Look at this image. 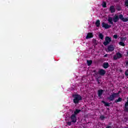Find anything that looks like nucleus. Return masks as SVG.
<instances>
[{"instance_id":"obj_11","label":"nucleus","mask_w":128,"mask_h":128,"mask_svg":"<svg viewBox=\"0 0 128 128\" xmlns=\"http://www.w3.org/2000/svg\"><path fill=\"white\" fill-rule=\"evenodd\" d=\"M102 67L104 68H110V64L108 62H105L103 64Z\"/></svg>"},{"instance_id":"obj_28","label":"nucleus","mask_w":128,"mask_h":128,"mask_svg":"<svg viewBox=\"0 0 128 128\" xmlns=\"http://www.w3.org/2000/svg\"><path fill=\"white\" fill-rule=\"evenodd\" d=\"M128 106V101L127 100V102L124 104V108H126Z\"/></svg>"},{"instance_id":"obj_25","label":"nucleus","mask_w":128,"mask_h":128,"mask_svg":"<svg viewBox=\"0 0 128 128\" xmlns=\"http://www.w3.org/2000/svg\"><path fill=\"white\" fill-rule=\"evenodd\" d=\"M124 112H128V107H124Z\"/></svg>"},{"instance_id":"obj_5","label":"nucleus","mask_w":128,"mask_h":128,"mask_svg":"<svg viewBox=\"0 0 128 128\" xmlns=\"http://www.w3.org/2000/svg\"><path fill=\"white\" fill-rule=\"evenodd\" d=\"M106 72L104 70L100 69L98 72H96L95 74H96V76L98 74H100V76H104V74H106Z\"/></svg>"},{"instance_id":"obj_35","label":"nucleus","mask_w":128,"mask_h":128,"mask_svg":"<svg viewBox=\"0 0 128 128\" xmlns=\"http://www.w3.org/2000/svg\"><path fill=\"white\" fill-rule=\"evenodd\" d=\"M112 128V126H108L106 127V128Z\"/></svg>"},{"instance_id":"obj_23","label":"nucleus","mask_w":128,"mask_h":128,"mask_svg":"<svg viewBox=\"0 0 128 128\" xmlns=\"http://www.w3.org/2000/svg\"><path fill=\"white\" fill-rule=\"evenodd\" d=\"M122 20V22H128V18H123Z\"/></svg>"},{"instance_id":"obj_6","label":"nucleus","mask_w":128,"mask_h":128,"mask_svg":"<svg viewBox=\"0 0 128 128\" xmlns=\"http://www.w3.org/2000/svg\"><path fill=\"white\" fill-rule=\"evenodd\" d=\"M122 58V55L120 52H118L116 54V55H114L113 57V58L114 60H116L118 58Z\"/></svg>"},{"instance_id":"obj_20","label":"nucleus","mask_w":128,"mask_h":128,"mask_svg":"<svg viewBox=\"0 0 128 128\" xmlns=\"http://www.w3.org/2000/svg\"><path fill=\"white\" fill-rule=\"evenodd\" d=\"M119 44L122 46H126V44H124V43L122 42H119Z\"/></svg>"},{"instance_id":"obj_26","label":"nucleus","mask_w":128,"mask_h":128,"mask_svg":"<svg viewBox=\"0 0 128 128\" xmlns=\"http://www.w3.org/2000/svg\"><path fill=\"white\" fill-rule=\"evenodd\" d=\"M125 6H128V0H125Z\"/></svg>"},{"instance_id":"obj_7","label":"nucleus","mask_w":128,"mask_h":128,"mask_svg":"<svg viewBox=\"0 0 128 128\" xmlns=\"http://www.w3.org/2000/svg\"><path fill=\"white\" fill-rule=\"evenodd\" d=\"M71 122H74L76 124V120H78V118H76V116L72 114L70 116Z\"/></svg>"},{"instance_id":"obj_13","label":"nucleus","mask_w":128,"mask_h":128,"mask_svg":"<svg viewBox=\"0 0 128 128\" xmlns=\"http://www.w3.org/2000/svg\"><path fill=\"white\" fill-rule=\"evenodd\" d=\"M104 92V90H98V96L100 97L102 95V94Z\"/></svg>"},{"instance_id":"obj_34","label":"nucleus","mask_w":128,"mask_h":128,"mask_svg":"<svg viewBox=\"0 0 128 128\" xmlns=\"http://www.w3.org/2000/svg\"><path fill=\"white\" fill-rule=\"evenodd\" d=\"M120 91H118V92L115 93V94H118H118H120Z\"/></svg>"},{"instance_id":"obj_18","label":"nucleus","mask_w":128,"mask_h":128,"mask_svg":"<svg viewBox=\"0 0 128 128\" xmlns=\"http://www.w3.org/2000/svg\"><path fill=\"white\" fill-rule=\"evenodd\" d=\"M92 60H87V64L88 66H92Z\"/></svg>"},{"instance_id":"obj_12","label":"nucleus","mask_w":128,"mask_h":128,"mask_svg":"<svg viewBox=\"0 0 128 128\" xmlns=\"http://www.w3.org/2000/svg\"><path fill=\"white\" fill-rule=\"evenodd\" d=\"M94 38V34L92 32H88L86 36V40H88V38Z\"/></svg>"},{"instance_id":"obj_36","label":"nucleus","mask_w":128,"mask_h":128,"mask_svg":"<svg viewBox=\"0 0 128 128\" xmlns=\"http://www.w3.org/2000/svg\"><path fill=\"white\" fill-rule=\"evenodd\" d=\"M96 72V70H94V72H95V74H96V72Z\"/></svg>"},{"instance_id":"obj_27","label":"nucleus","mask_w":128,"mask_h":128,"mask_svg":"<svg viewBox=\"0 0 128 128\" xmlns=\"http://www.w3.org/2000/svg\"><path fill=\"white\" fill-rule=\"evenodd\" d=\"M125 76H128V70H126L125 72Z\"/></svg>"},{"instance_id":"obj_37","label":"nucleus","mask_w":128,"mask_h":128,"mask_svg":"<svg viewBox=\"0 0 128 128\" xmlns=\"http://www.w3.org/2000/svg\"><path fill=\"white\" fill-rule=\"evenodd\" d=\"M98 84H100V82L98 81Z\"/></svg>"},{"instance_id":"obj_4","label":"nucleus","mask_w":128,"mask_h":128,"mask_svg":"<svg viewBox=\"0 0 128 128\" xmlns=\"http://www.w3.org/2000/svg\"><path fill=\"white\" fill-rule=\"evenodd\" d=\"M112 42V38L108 37V36H106L105 38V41L103 42L104 46H106Z\"/></svg>"},{"instance_id":"obj_19","label":"nucleus","mask_w":128,"mask_h":128,"mask_svg":"<svg viewBox=\"0 0 128 128\" xmlns=\"http://www.w3.org/2000/svg\"><path fill=\"white\" fill-rule=\"evenodd\" d=\"M98 36L99 38H100V40H104V34H100Z\"/></svg>"},{"instance_id":"obj_2","label":"nucleus","mask_w":128,"mask_h":128,"mask_svg":"<svg viewBox=\"0 0 128 128\" xmlns=\"http://www.w3.org/2000/svg\"><path fill=\"white\" fill-rule=\"evenodd\" d=\"M72 98H74L73 102L74 104H78L80 103V100H82V97L80 96V94H74L72 95Z\"/></svg>"},{"instance_id":"obj_22","label":"nucleus","mask_w":128,"mask_h":128,"mask_svg":"<svg viewBox=\"0 0 128 128\" xmlns=\"http://www.w3.org/2000/svg\"><path fill=\"white\" fill-rule=\"evenodd\" d=\"M118 18H119V20H122L124 18V16L121 14L118 16Z\"/></svg>"},{"instance_id":"obj_17","label":"nucleus","mask_w":128,"mask_h":128,"mask_svg":"<svg viewBox=\"0 0 128 128\" xmlns=\"http://www.w3.org/2000/svg\"><path fill=\"white\" fill-rule=\"evenodd\" d=\"M122 98L120 97L118 98V100H115L114 102H116V104L118 102H122Z\"/></svg>"},{"instance_id":"obj_8","label":"nucleus","mask_w":128,"mask_h":128,"mask_svg":"<svg viewBox=\"0 0 128 128\" xmlns=\"http://www.w3.org/2000/svg\"><path fill=\"white\" fill-rule=\"evenodd\" d=\"M102 27L106 28V30H108L110 28H112V26L108 25V24H106L104 22H102Z\"/></svg>"},{"instance_id":"obj_9","label":"nucleus","mask_w":128,"mask_h":128,"mask_svg":"<svg viewBox=\"0 0 128 128\" xmlns=\"http://www.w3.org/2000/svg\"><path fill=\"white\" fill-rule=\"evenodd\" d=\"M108 52H112L114 50V46L113 44H110L108 47Z\"/></svg>"},{"instance_id":"obj_1","label":"nucleus","mask_w":128,"mask_h":128,"mask_svg":"<svg viewBox=\"0 0 128 128\" xmlns=\"http://www.w3.org/2000/svg\"><path fill=\"white\" fill-rule=\"evenodd\" d=\"M118 20H120L118 16L116 14H115L113 18L109 16L108 19V22H109L110 24H114V22H118Z\"/></svg>"},{"instance_id":"obj_29","label":"nucleus","mask_w":128,"mask_h":128,"mask_svg":"<svg viewBox=\"0 0 128 128\" xmlns=\"http://www.w3.org/2000/svg\"><path fill=\"white\" fill-rule=\"evenodd\" d=\"M68 126H72V121L67 122Z\"/></svg>"},{"instance_id":"obj_16","label":"nucleus","mask_w":128,"mask_h":128,"mask_svg":"<svg viewBox=\"0 0 128 128\" xmlns=\"http://www.w3.org/2000/svg\"><path fill=\"white\" fill-rule=\"evenodd\" d=\"M102 102L104 104L105 106H110V103L106 102H104V100H102Z\"/></svg>"},{"instance_id":"obj_30","label":"nucleus","mask_w":128,"mask_h":128,"mask_svg":"<svg viewBox=\"0 0 128 128\" xmlns=\"http://www.w3.org/2000/svg\"><path fill=\"white\" fill-rule=\"evenodd\" d=\"M113 38H115L116 40V38H118V35L117 34H114V36H113Z\"/></svg>"},{"instance_id":"obj_3","label":"nucleus","mask_w":128,"mask_h":128,"mask_svg":"<svg viewBox=\"0 0 128 128\" xmlns=\"http://www.w3.org/2000/svg\"><path fill=\"white\" fill-rule=\"evenodd\" d=\"M118 96V94L112 93L109 97L107 98V100H108L110 102H112V100H114V98H116Z\"/></svg>"},{"instance_id":"obj_31","label":"nucleus","mask_w":128,"mask_h":128,"mask_svg":"<svg viewBox=\"0 0 128 128\" xmlns=\"http://www.w3.org/2000/svg\"><path fill=\"white\" fill-rule=\"evenodd\" d=\"M126 66H128V60H127V61L126 62Z\"/></svg>"},{"instance_id":"obj_24","label":"nucleus","mask_w":128,"mask_h":128,"mask_svg":"<svg viewBox=\"0 0 128 128\" xmlns=\"http://www.w3.org/2000/svg\"><path fill=\"white\" fill-rule=\"evenodd\" d=\"M102 6L103 8H106V2H104Z\"/></svg>"},{"instance_id":"obj_21","label":"nucleus","mask_w":128,"mask_h":128,"mask_svg":"<svg viewBox=\"0 0 128 128\" xmlns=\"http://www.w3.org/2000/svg\"><path fill=\"white\" fill-rule=\"evenodd\" d=\"M104 118H106V117L102 115L100 116V120H104Z\"/></svg>"},{"instance_id":"obj_15","label":"nucleus","mask_w":128,"mask_h":128,"mask_svg":"<svg viewBox=\"0 0 128 128\" xmlns=\"http://www.w3.org/2000/svg\"><path fill=\"white\" fill-rule=\"evenodd\" d=\"M81 112H82V110L76 109V110L74 112V114L75 116H76L78 114H80Z\"/></svg>"},{"instance_id":"obj_33","label":"nucleus","mask_w":128,"mask_h":128,"mask_svg":"<svg viewBox=\"0 0 128 128\" xmlns=\"http://www.w3.org/2000/svg\"><path fill=\"white\" fill-rule=\"evenodd\" d=\"M126 39V38H121V40H124Z\"/></svg>"},{"instance_id":"obj_14","label":"nucleus","mask_w":128,"mask_h":128,"mask_svg":"<svg viewBox=\"0 0 128 128\" xmlns=\"http://www.w3.org/2000/svg\"><path fill=\"white\" fill-rule=\"evenodd\" d=\"M95 24L97 28H98L100 26V20H98L96 21Z\"/></svg>"},{"instance_id":"obj_10","label":"nucleus","mask_w":128,"mask_h":128,"mask_svg":"<svg viewBox=\"0 0 128 128\" xmlns=\"http://www.w3.org/2000/svg\"><path fill=\"white\" fill-rule=\"evenodd\" d=\"M110 12L111 14H114L116 12V8H114V6H111L109 8Z\"/></svg>"},{"instance_id":"obj_32","label":"nucleus","mask_w":128,"mask_h":128,"mask_svg":"<svg viewBox=\"0 0 128 128\" xmlns=\"http://www.w3.org/2000/svg\"><path fill=\"white\" fill-rule=\"evenodd\" d=\"M107 56H108V54H106L104 56V58H106Z\"/></svg>"}]
</instances>
